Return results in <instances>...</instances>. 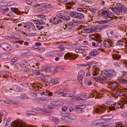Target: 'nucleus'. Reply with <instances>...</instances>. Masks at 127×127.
I'll return each mask as SVG.
<instances>
[{"label":"nucleus","mask_w":127,"mask_h":127,"mask_svg":"<svg viewBox=\"0 0 127 127\" xmlns=\"http://www.w3.org/2000/svg\"><path fill=\"white\" fill-rule=\"evenodd\" d=\"M114 15L112 12H110L108 13L107 14V16L105 17V19H108V18L110 19L109 20H108V21L110 20L111 21L112 19L115 18Z\"/></svg>","instance_id":"14"},{"label":"nucleus","mask_w":127,"mask_h":127,"mask_svg":"<svg viewBox=\"0 0 127 127\" xmlns=\"http://www.w3.org/2000/svg\"><path fill=\"white\" fill-rule=\"evenodd\" d=\"M1 57L3 59H6L8 58V57H7V55L4 54H2L1 55Z\"/></svg>","instance_id":"53"},{"label":"nucleus","mask_w":127,"mask_h":127,"mask_svg":"<svg viewBox=\"0 0 127 127\" xmlns=\"http://www.w3.org/2000/svg\"><path fill=\"white\" fill-rule=\"evenodd\" d=\"M117 5L118 7H116L115 8L117 10H118L121 11V12L125 8V6L120 3H118Z\"/></svg>","instance_id":"16"},{"label":"nucleus","mask_w":127,"mask_h":127,"mask_svg":"<svg viewBox=\"0 0 127 127\" xmlns=\"http://www.w3.org/2000/svg\"><path fill=\"white\" fill-rule=\"evenodd\" d=\"M98 71V69H95V70L93 72V75L94 76L97 75L98 74H99Z\"/></svg>","instance_id":"41"},{"label":"nucleus","mask_w":127,"mask_h":127,"mask_svg":"<svg viewBox=\"0 0 127 127\" xmlns=\"http://www.w3.org/2000/svg\"><path fill=\"white\" fill-rule=\"evenodd\" d=\"M25 69V71L26 72H30L32 71L31 67L30 64L27 65Z\"/></svg>","instance_id":"33"},{"label":"nucleus","mask_w":127,"mask_h":127,"mask_svg":"<svg viewBox=\"0 0 127 127\" xmlns=\"http://www.w3.org/2000/svg\"><path fill=\"white\" fill-rule=\"evenodd\" d=\"M34 127L30 125H27L24 122H22L21 120H17L14 122H13L12 124L11 123H6L5 127Z\"/></svg>","instance_id":"1"},{"label":"nucleus","mask_w":127,"mask_h":127,"mask_svg":"<svg viewBox=\"0 0 127 127\" xmlns=\"http://www.w3.org/2000/svg\"><path fill=\"white\" fill-rule=\"evenodd\" d=\"M78 56L76 54L68 52L64 56V58L65 60H73L75 59Z\"/></svg>","instance_id":"3"},{"label":"nucleus","mask_w":127,"mask_h":127,"mask_svg":"<svg viewBox=\"0 0 127 127\" xmlns=\"http://www.w3.org/2000/svg\"><path fill=\"white\" fill-rule=\"evenodd\" d=\"M120 82L122 84H125L127 83V80L121 77H120L118 79Z\"/></svg>","instance_id":"29"},{"label":"nucleus","mask_w":127,"mask_h":127,"mask_svg":"<svg viewBox=\"0 0 127 127\" xmlns=\"http://www.w3.org/2000/svg\"><path fill=\"white\" fill-rule=\"evenodd\" d=\"M14 2L12 1H9L7 2V4L8 5H14Z\"/></svg>","instance_id":"57"},{"label":"nucleus","mask_w":127,"mask_h":127,"mask_svg":"<svg viewBox=\"0 0 127 127\" xmlns=\"http://www.w3.org/2000/svg\"><path fill=\"white\" fill-rule=\"evenodd\" d=\"M113 11L114 13L115 14H114L115 18L116 19H117V18H121V13L119 10H117L116 8L113 10ZM122 13V12L121 13Z\"/></svg>","instance_id":"9"},{"label":"nucleus","mask_w":127,"mask_h":127,"mask_svg":"<svg viewBox=\"0 0 127 127\" xmlns=\"http://www.w3.org/2000/svg\"><path fill=\"white\" fill-rule=\"evenodd\" d=\"M57 82V80L56 79L51 78L50 83H51L52 85H55L56 84Z\"/></svg>","instance_id":"34"},{"label":"nucleus","mask_w":127,"mask_h":127,"mask_svg":"<svg viewBox=\"0 0 127 127\" xmlns=\"http://www.w3.org/2000/svg\"><path fill=\"white\" fill-rule=\"evenodd\" d=\"M46 94H45V95H48L49 96H51L53 95L52 93L51 92H49V91H46ZM43 93L44 94V95H45V94H44L45 92H43Z\"/></svg>","instance_id":"49"},{"label":"nucleus","mask_w":127,"mask_h":127,"mask_svg":"<svg viewBox=\"0 0 127 127\" xmlns=\"http://www.w3.org/2000/svg\"><path fill=\"white\" fill-rule=\"evenodd\" d=\"M57 54L58 56H59L60 57L63 56L64 55V54L61 51H60L58 52Z\"/></svg>","instance_id":"48"},{"label":"nucleus","mask_w":127,"mask_h":127,"mask_svg":"<svg viewBox=\"0 0 127 127\" xmlns=\"http://www.w3.org/2000/svg\"><path fill=\"white\" fill-rule=\"evenodd\" d=\"M112 57L114 59H118L121 57L120 55L116 54L113 55Z\"/></svg>","instance_id":"36"},{"label":"nucleus","mask_w":127,"mask_h":127,"mask_svg":"<svg viewBox=\"0 0 127 127\" xmlns=\"http://www.w3.org/2000/svg\"><path fill=\"white\" fill-rule=\"evenodd\" d=\"M12 88L14 91L16 92H18L20 91V89L17 86L14 85L12 87Z\"/></svg>","instance_id":"39"},{"label":"nucleus","mask_w":127,"mask_h":127,"mask_svg":"<svg viewBox=\"0 0 127 127\" xmlns=\"http://www.w3.org/2000/svg\"><path fill=\"white\" fill-rule=\"evenodd\" d=\"M116 73L115 71L113 69L105 70L104 72V75L110 79V77L112 76L115 75Z\"/></svg>","instance_id":"4"},{"label":"nucleus","mask_w":127,"mask_h":127,"mask_svg":"<svg viewBox=\"0 0 127 127\" xmlns=\"http://www.w3.org/2000/svg\"><path fill=\"white\" fill-rule=\"evenodd\" d=\"M76 111L78 112L79 113H82L84 112V111L83 109L80 108H77L76 106Z\"/></svg>","instance_id":"42"},{"label":"nucleus","mask_w":127,"mask_h":127,"mask_svg":"<svg viewBox=\"0 0 127 127\" xmlns=\"http://www.w3.org/2000/svg\"><path fill=\"white\" fill-rule=\"evenodd\" d=\"M33 73L34 75H38L40 74L39 71L37 70H34L33 71Z\"/></svg>","instance_id":"38"},{"label":"nucleus","mask_w":127,"mask_h":127,"mask_svg":"<svg viewBox=\"0 0 127 127\" xmlns=\"http://www.w3.org/2000/svg\"><path fill=\"white\" fill-rule=\"evenodd\" d=\"M73 3L71 2H68L65 7L67 9H69L71 8V7L69 6V5H73Z\"/></svg>","instance_id":"37"},{"label":"nucleus","mask_w":127,"mask_h":127,"mask_svg":"<svg viewBox=\"0 0 127 127\" xmlns=\"http://www.w3.org/2000/svg\"><path fill=\"white\" fill-rule=\"evenodd\" d=\"M53 121L56 124H57L59 122V120L58 119L56 118H54L53 119Z\"/></svg>","instance_id":"52"},{"label":"nucleus","mask_w":127,"mask_h":127,"mask_svg":"<svg viewBox=\"0 0 127 127\" xmlns=\"http://www.w3.org/2000/svg\"><path fill=\"white\" fill-rule=\"evenodd\" d=\"M109 21L107 20H101L98 22L100 24H103L105 23H106L108 22Z\"/></svg>","instance_id":"43"},{"label":"nucleus","mask_w":127,"mask_h":127,"mask_svg":"<svg viewBox=\"0 0 127 127\" xmlns=\"http://www.w3.org/2000/svg\"><path fill=\"white\" fill-rule=\"evenodd\" d=\"M76 106L77 107V108H80L83 109L85 108L86 107L85 105H78L77 106Z\"/></svg>","instance_id":"51"},{"label":"nucleus","mask_w":127,"mask_h":127,"mask_svg":"<svg viewBox=\"0 0 127 127\" xmlns=\"http://www.w3.org/2000/svg\"><path fill=\"white\" fill-rule=\"evenodd\" d=\"M75 51L77 53H83L85 52L84 49L81 47H79L78 48L76 49Z\"/></svg>","instance_id":"32"},{"label":"nucleus","mask_w":127,"mask_h":127,"mask_svg":"<svg viewBox=\"0 0 127 127\" xmlns=\"http://www.w3.org/2000/svg\"><path fill=\"white\" fill-rule=\"evenodd\" d=\"M11 61L12 62L11 64L14 65H15L18 64L19 63L18 59L16 57L14 58L11 60Z\"/></svg>","instance_id":"26"},{"label":"nucleus","mask_w":127,"mask_h":127,"mask_svg":"<svg viewBox=\"0 0 127 127\" xmlns=\"http://www.w3.org/2000/svg\"><path fill=\"white\" fill-rule=\"evenodd\" d=\"M77 22H75L74 21H70L67 23V24L65 25V26L66 27L65 28H69L73 26L74 25V24Z\"/></svg>","instance_id":"18"},{"label":"nucleus","mask_w":127,"mask_h":127,"mask_svg":"<svg viewBox=\"0 0 127 127\" xmlns=\"http://www.w3.org/2000/svg\"><path fill=\"white\" fill-rule=\"evenodd\" d=\"M59 50L61 51H63L64 50V47L62 45L59 46Z\"/></svg>","instance_id":"55"},{"label":"nucleus","mask_w":127,"mask_h":127,"mask_svg":"<svg viewBox=\"0 0 127 127\" xmlns=\"http://www.w3.org/2000/svg\"><path fill=\"white\" fill-rule=\"evenodd\" d=\"M108 82H109L108 83L109 85L111 86V87L115 89H117L118 85L116 82L112 81H110H110Z\"/></svg>","instance_id":"15"},{"label":"nucleus","mask_w":127,"mask_h":127,"mask_svg":"<svg viewBox=\"0 0 127 127\" xmlns=\"http://www.w3.org/2000/svg\"><path fill=\"white\" fill-rule=\"evenodd\" d=\"M50 21H51L55 24H58L62 22L60 18L58 17V16L56 17L51 18L50 19Z\"/></svg>","instance_id":"7"},{"label":"nucleus","mask_w":127,"mask_h":127,"mask_svg":"<svg viewBox=\"0 0 127 127\" xmlns=\"http://www.w3.org/2000/svg\"><path fill=\"white\" fill-rule=\"evenodd\" d=\"M50 106V105H47V104H44L43 105V107L44 108L46 109V108H49V107Z\"/></svg>","instance_id":"63"},{"label":"nucleus","mask_w":127,"mask_h":127,"mask_svg":"<svg viewBox=\"0 0 127 127\" xmlns=\"http://www.w3.org/2000/svg\"><path fill=\"white\" fill-rule=\"evenodd\" d=\"M1 48L4 50L7 51H9L11 50V47L8 43L4 42L1 45Z\"/></svg>","instance_id":"6"},{"label":"nucleus","mask_w":127,"mask_h":127,"mask_svg":"<svg viewBox=\"0 0 127 127\" xmlns=\"http://www.w3.org/2000/svg\"><path fill=\"white\" fill-rule=\"evenodd\" d=\"M33 26V24L31 23H28L27 25H26V27L28 29L32 27Z\"/></svg>","instance_id":"44"},{"label":"nucleus","mask_w":127,"mask_h":127,"mask_svg":"<svg viewBox=\"0 0 127 127\" xmlns=\"http://www.w3.org/2000/svg\"><path fill=\"white\" fill-rule=\"evenodd\" d=\"M69 14L71 17L74 18L80 19L84 18V16L82 14L76 11H71L70 12Z\"/></svg>","instance_id":"2"},{"label":"nucleus","mask_w":127,"mask_h":127,"mask_svg":"<svg viewBox=\"0 0 127 127\" xmlns=\"http://www.w3.org/2000/svg\"><path fill=\"white\" fill-rule=\"evenodd\" d=\"M59 102L56 101H53L50 102V104L49 105V108L53 109L59 105Z\"/></svg>","instance_id":"11"},{"label":"nucleus","mask_w":127,"mask_h":127,"mask_svg":"<svg viewBox=\"0 0 127 127\" xmlns=\"http://www.w3.org/2000/svg\"><path fill=\"white\" fill-rule=\"evenodd\" d=\"M73 96V95L72 94H71L70 93H67L66 92V94H65L64 97H71Z\"/></svg>","instance_id":"40"},{"label":"nucleus","mask_w":127,"mask_h":127,"mask_svg":"<svg viewBox=\"0 0 127 127\" xmlns=\"http://www.w3.org/2000/svg\"><path fill=\"white\" fill-rule=\"evenodd\" d=\"M108 26V25H103L102 26H98L96 28L94 29L96 30V32H99L102 30L103 29H104L107 28Z\"/></svg>","instance_id":"23"},{"label":"nucleus","mask_w":127,"mask_h":127,"mask_svg":"<svg viewBox=\"0 0 127 127\" xmlns=\"http://www.w3.org/2000/svg\"><path fill=\"white\" fill-rule=\"evenodd\" d=\"M40 6H46L47 5V4L46 3H41L39 4Z\"/></svg>","instance_id":"60"},{"label":"nucleus","mask_w":127,"mask_h":127,"mask_svg":"<svg viewBox=\"0 0 127 127\" xmlns=\"http://www.w3.org/2000/svg\"><path fill=\"white\" fill-rule=\"evenodd\" d=\"M83 30L85 33H90L92 32H95L96 31L94 28H93L86 29L84 28Z\"/></svg>","instance_id":"13"},{"label":"nucleus","mask_w":127,"mask_h":127,"mask_svg":"<svg viewBox=\"0 0 127 127\" xmlns=\"http://www.w3.org/2000/svg\"><path fill=\"white\" fill-rule=\"evenodd\" d=\"M66 91L65 89H61L57 91V93L58 94L61 95L63 96H64L66 94Z\"/></svg>","instance_id":"22"},{"label":"nucleus","mask_w":127,"mask_h":127,"mask_svg":"<svg viewBox=\"0 0 127 127\" xmlns=\"http://www.w3.org/2000/svg\"><path fill=\"white\" fill-rule=\"evenodd\" d=\"M98 78V80L101 83L105 82H108L110 81V80H111L110 79L108 78L106 76H105V77H103V76H101Z\"/></svg>","instance_id":"8"},{"label":"nucleus","mask_w":127,"mask_h":127,"mask_svg":"<svg viewBox=\"0 0 127 127\" xmlns=\"http://www.w3.org/2000/svg\"><path fill=\"white\" fill-rule=\"evenodd\" d=\"M84 74L85 72L83 70H81L79 72L78 74V76H81L83 77L84 76Z\"/></svg>","instance_id":"35"},{"label":"nucleus","mask_w":127,"mask_h":127,"mask_svg":"<svg viewBox=\"0 0 127 127\" xmlns=\"http://www.w3.org/2000/svg\"><path fill=\"white\" fill-rule=\"evenodd\" d=\"M102 122H99L98 121H95L93 122L91 125L92 127H101L102 126Z\"/></svg>","instance_id":"10"},{"label":"nucleus","mask_w":127,"mask_h":127,"mask_svg":"<svg viewBox=\"0 0 127 127\" xmlns=\"http://www.w3.org/2000/svg\"><path fill=\"white\" fill-rule=\"evenodd\" d=\"M105 106L103 105L102 106H99L97 108H95L94 109V111L96 113L100 112L101 113H102L104 112V111L106 109Z\"/></svg>","instance_id":"5"},{"label":"nucleus","mask_w":127,"mask_h":127,"mask_svg":"<svg viewBox=\"0 0 127 127\" xmlns=\"http://www.w3.org/2000/svg\"><path fill=\"white\" fill-rule=\"evenodd\" d=\"M58 17L59 18L62 19L63 20L65 21H68L70 19V17L67 15H64L63 13L59 14L58 15Z\"/></svg>","instance_id":"12"},{"label":"nucleus","mask_w":127,"mask_h":127,"mask_svg":"<svg viewBox=\"0 0 127 127\" xmlns=\"http://www.w3.org/2000/svg\"><path fill=\"white\" fill-rule=\"evenodd\" d=\"M20 98L21 99H28V97L25 95H22L20 96Z\"/></svg>","instance_id":"47"},{"label":"nucleus","mask_w":127,"mask_h":127,"mask_svg":"<svg viewBox=\"0 0 127 127\" xmlns=\"http://www.w3.org/2000/svg\"><path fill=\"white\" fill-rule=\"evenodd\" d=\"M15 13L13 11H11L9 14H7V15L9 17H12L14 15Z\"/></svg>","instance_id":"46"},{"label":"nucleus","mask_w":127,"mask_h":127,"mask_svg":"<svg viewBox=\"0 0 127 127\" xmlns=\"http://www.w3.org/2000/svg\"><path fill=\"white\" fill-rule=\"evenodd\" d=\"M11 11H13L15 13V14H17V12L15 8H10Z\"/></svg>","instance_id":"58"},{"label":"nucleus","mask_w":127,"mask_h":127,"mask_svg":"<svg viewBox=\"0 0 127 127\" xmlns=\"http://www.w3.org/2000/svg\"><path fill=\"white\" fill-rule=\"evenodd\" d=\"M115 66L118 67L120 66L121 64L119 62H116L115 63Z\"/></svg>","instance_id":"61"},{"label":"nucleus","mask_w":127,"mask_h":127,"mask_svg":"<svg viewBox=\"0 0 127 127\" xmlns=\"http://www.w3.org/2000/svg\"><path fill=\"white\" fill-rule=\"evenodd\" d=\"M27 3L28 4H32V0H25Z\"/></svg>","instance_id":"50"},{"label":"nucleus","mask_w":127,"mask_h":127,"mask_svg":"<svg viewBox=\"0 0 127 127\" xmlns=\"http://www.w3.org/2000/svg\"><path fill=\"white\" fill-rule=\"evenodd\" d=\"M51 78L49 76L46 75L44 76L43 80L45 82L48 84L50 83Z\"/></svg>","instance_id":"25"},{"label":"nucleus","mask_w":127,"mask_h":127,"mask_svg":"<svg viewBox=\"0 0 127 127\" xmlns=\"http://www.w3.org/2000/svg\"><path fill=\"white\" fill-rule=\"evenodd\" d=\"M104 44L105 47H108L109 48L112 45L111 41L109 40L105 41Z\"/></svg>","instance_id":"27"},{"label":"nucleus","mask_w":127,"mask_h":127,"mask_svg":"<svg viewBox=\"0 0 127 127\" xmlns=\"http://www.w3.org/2000/svg\"><path fill=\"white\" fill-rule=\"evenodd\" d=\"M36 25H44L45 24V22L42 20L40 19H37L34 21Z\"/></svg>","instance_id":"21"},{"label":"nucleus","mask_w":127,"mask_h":127,"mask_svg":"<svg viewBox=\"0 0 127 127\" xmlns=\"http://www.w3.org/2000/svg\"><path fill=\"white\" fill-rule=\"evenodd\" d=\"M31 86L32 87V88H34L36 90H38L39 91H41L42 89V87L41 86L35 84H34L33 85H32Z\"/></svg>","instance_id":"28"},{"label":"nucleus","mask_w":127,"mask_h":127,"mask_svg":"<svg viewBox=\"0 0 127 127\" xmlns=\"http://www.w3.org/2000/svg\"><path fill=\"white\" fill-rule=\"evenodd\" d=\"M99 53V51L96 50H94L93 51H91L90 53L89 54L90 55L93 56L95 57L96 55H98Z\"/></svg>","instance_id":"20"},{"label":"nucleus","mask_w":127,"mask_h":127,"mask_svg":"<svg viewBox=\"0 0 127 127\" xmlns=\"http://www.w3.org/2000/svg\"><path fill=\"white\" fill-rule=\"evenodd\" d=\"M76 118V116L75 115H73L72 116H71V117H70V118L71 120H74Z\"/></svg>","instance_id":"62"},{"label":"nucleus","mask_w":127,"mask_h":127,"mask_svg":"<svg viewBox=\"0 0 127 127\" xmlns=\"http://www.w3.org/2000/svg\"><path fill=\"white\" fill-rule=\"evenodd\" d=\"M67 109V108L66 106H63L62 108V110L64 112H65Z\"/></svg>","instance_id":"59"},{"label":"nucleus","mask_w":127,"mask_h":127,"mask_svg":"<svg viewBox=\"0 0 127 127\" xmlns=\"http://www.w3.org/2000/svg\"><path fill=\"white\" fill-rule=\"evenodd\" d=\"M109 12L108 9L107 8H105L104 9L101 10L100 11V13L103 16L107 14Z\"/></svg>","instance_id":"19"},{"label":"nucleus","mask_w":127,"mask_h":127,"mask_svg":"<svg viewBox=\"0 0 127 127\" xmlns=\"http://www.w3.org/2000/svg\"><path fill=\"white\" fill-rule=\"evenodd\" d=\"M44 27V26H40V25H38L36 26V28L39 30H41L43 29Z\"/></svg>","instance_id":"45"},{"label":"nucleus","mask_w":127,"mask_h":127,"mask_svg":"<svg viewBox=\"0 0 127 127\" xmlns=\"http://www.w3.org/2000/svg\"><path fill=\"white\" fill-rule=\"evenodd\" d=\"M41 70L42 71L47 72L51 71V68L49 66L44 67H43Z\"/></svg>","instance_id":"31"},{"label":"nucleus","mask_w":127,"mask_h":127,"mask_svg":"<svg viewBox=\"0 0 127 127\" xmlns=\"http://www.w3.org/2000/svg\"><path fill=\"white\" fill-rule=\"evenodd\" d=\"M28 64L26 61H23L21 62L19 65L22 67H26Z\"/></svg>","instance_id":"30"},{"label":"nucleus","mask_w":127,"mask_h":127,"mask_svg":"<svg viewBox=\"0 0 127 127\" xmlns=\"http://www.w3.org/2000/svg\"><path fill=\"white\" fill-rule=\"evenodd\" d=\"M1 115L3 116H6L7 115V113L5 111H4L2 112L1 113Z\"/></svg>","instance_id":"56"},{"label":"nucleus","mask_w":127,"mask_h":127,"mask_svg":"<svg viewBox=\"0 0 127 127\" xmlns=\"http://www.w3.org/2000/svg\"><path fill=\"white\" fill-rule=\"evenodd\" d=\"M122 116L123 117H127V112H125L123 113L122 114Z\"/></svg>","instance_id":"64"},{"label":"nucleus","mask_w":127,"mask_h":127,"mask_svg":"<svg viewBox=\"0 0 127 127\" xmlns=\"http://www.w3.org/2000/svg\"><path fill=\"white\" fill-rule=\"evenodd\" d=\"M113 106H114V107H113L111 108H112L111 109L112 111L114 110H116L119 108H121L122 106L121 105L118 104L117 103H115L113 104Z\"/></svg>","instance_id":"24"},{"label":"nucleus","mask_w":127,"mask_h":127,"mask_svg":"<svg viewBox=\"0 0 127 127\" xmlns=\"http://www.w3.org/2000/svg\"><path fill=\"white\" fill-rule=\"evenodd\" d=\"M102 119L106 120H110L112 119L114 117V116L111 114L102 117Z\"/></svg>","instance_id":"17"},{"label":"nucleus","mask_w":127,"mask_h":127,"mask_svg":"<svg viewBox=\"0 0 127 127\" xmlns=\"http://www.w3.org/2000/svg\"><path fill=\"white\" fill-rule=\"evenodd\" d=\"M83 77L81 76H78V83L82 82V80L83 79Z\"/></svg>","instance_id":"54"}]
</instances>
